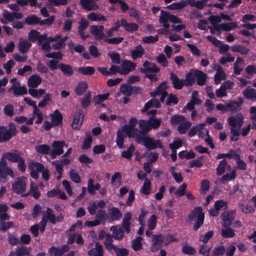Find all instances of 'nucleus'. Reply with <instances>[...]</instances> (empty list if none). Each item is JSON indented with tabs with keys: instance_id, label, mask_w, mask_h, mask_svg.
Segmentation results:
<instances>
[{
	"instance_id": "obj_51",
	"label": "nucleus",
	"mask_w": 256,
	"mask_h": 256,
	"mask_svg": "<svg viewBox=\"0 0 256 256\" xmlns=\"http://www.w3.org/2000/svg\"><path fill=\"white\" fill-rule=\"evenodd\" d=\"M186 6V1L182 0L178 2H174L168 6V8L172 10H180Z\"/></svg>"
},
{
	"instance_id": "obj_17",
	"label": "nucleus",
	"mask_w": 256,
	"mask_h": 256,
	"mask_svg": "<svg viewBox=\"0 0 256 256\" xmlns=\"http://www.w3.org/2000/svg\"><path fill=\"white\" fill-rule=\"evenodd\" d=\"M88 256H104V250L102 245L99 242H96L94 247L88 251Z\"/></svg>"
},
{
	"instance_id": "obj_64",
	"label": "nucleus",
	"mask_w": 256,
	"mask_h": 256,
	"mask_svg": "<svg viewBox=\"0 0 256 256\" xmlns=\"http://www.w3.org/2000/svg\"><path fill=\"white\" fill-rule=\"evenodd\" d=\"M226 251L224 246H216L212 251V256H222Z\"/></svg>"
},
{
	"instance_id": "obj_9",
	"label": "nucleus",
	"mask_w": 256,
	"mask_h": 256,
	"mask_svg": "<svg viewBox=\"0 0 256 256\" xmlns=\"http://www.w3.org/2000/svg\"><path fill=\"white\" fill-rule=\"evenodd\" d=\"M70 248V246L67 244L58 247L52 246L48 249V252L51 256H62L65 252H68Z\"/></svg>"
},
{
	"instance_id": "obj_43",
	"label": "nucleus",
	"mask_w": 256,
	"mask_h": 256,
	"mask_svg": "<svg viewBox=\"0 0 256 256\" xmlns=\"http://www.w3.org/2000/svg\"><path fill=\"white\" fill-rule=\"evenodd\" d=\"M226 79V74L222 68L220 66L214 75V82L216 84H218L222 80Z\"/></svg>"
},
{
	"instance_id": "obj_41",
	"label": "nucleus",
	"mask_w": 256,
	"mask_h": 256,
	"mask_svg": "<svg viewBox=\"0 0 256 256\" xmlns=\"http://www.w3.org/2000/svg\"><path fill=\"white\" fill-rule=\"evenodd\" d=\"M191 126L192 123L190 122L183 121L178 126V131L180 134H184L186 132V130L190 128Z\"/></svg>"
},
{
	"instance_id": "obj_38",
	"label": "nucleus",
	"mask_w": 256,
	"mask_h": 256,
	"mask_svg": "<svg viewBox=\"0 0 256 256\" xmlns=\"http://www.w3.org/2000/svg\"><path fill=\"white\" fill-rule=\"evenodd\" d=\"M112 228H113L112 238H114L115 240H120L124 238V230L123 228H118L116 226H114L112 227Z\"/></svg>"
},
{
	"instance_id": "obj_55",
	"label": "nucleus",
	"mask_w": 256,
	"mask_h": 256,
	"mask_svg": "<svg viewBox=\"0 0 256 256\" xmlns=\"http://www.w3.org/2000/svg\"><path fill=\"white\" fill-rule=\"evenodd\" d=\"M150 181L148 179H146V180H144L143 186L140 189V192L145 195H148L150 194Z\"/></svg>"
},
{
	"instance_id": "obj_42",
	"label": "nucleus",
	"mask_w": 256,
	"mask_h": 256,
	"mask_svg": "<svg viewBox=\"0 0 256 256\" xmlns=\"http://www.w3.org/2000/svg\"><path fill=\"white\" fill-rule=\"evenodd\" d=\"M40 18L36 16L35 14H32L26 16L24 22L28 25L39 24Z\"/></svg>"
},
{
	"instance_id": "obj_13",
	"label": "nucleus",
	"mask_w": 256,
	"mask_h": 256,
	"mask_svg": "<svg viewBox=\"0 0 256 256\" xmlns=\"http://www.w3.org/2000/svg\"><path fill=\"white\" fill-rule=\"evenodd\" d=\"M244 99L241 96L238 98L237 101H230L228 103V110H229L232 114L240 111Z\"/></svg>"
},
{
	"instance_id": "obj_32",
	"label": "nucleus",
	"mask_w": 256,
	"mask_h": 256,
	"mask_svg": "<svg viewBox=\"0 0 256 256\" xmlns=\"http://www.w3.org/2000/svg\"><path fill=\"white\" fill-rule=\"evenodd\" d=\"M125 132L123 131V130H119L116 132V144L118 148L122 149L124 147V138L126 136L124 134Z\"/></svg>"
},
{
	"instance_id": "obj_61",
	"label": "nucleus",
	"mask_w": 256,
	"mask_h": 256,
	"mask_svg": "<svg viewBox=\"0 0 256 256\" xmlns=\"http://www.w3.org/2000/svg\"><path fill=\"white\" fill-rule=\"evenodd\" d=\"M90 34L94 36L96 39L98 40H102L103 38L102 36H101L100 35V32H99L98 28V26L96 25H92L90 28Z\"/></svg>"
},
{
	"instance_id": "obj_21",
	"label": "nucleus",
	"mask_w": 256,
	"mask_h": 256,
	"mask_svg": "<svg viewBox=\"0 0 256 256\" xmlns=\"http://www.w3.org/2000/svg\"><path fill=\"white\" fill-rule=\"evenodd\" d=\"M196 70H190L186 76L184 82L186 86H190L193 85L196 78Z\"/></svg>"
},
{
	"instance_id": "obj_7",
	"label": "nucleus",
	"mask_w": 256,
	"mask_h": 256,
	"mask_svg": "<svg viewBox=\"0 0 256 256\" xmlns=\"http://www.w3.org/2000/svg\"><path fill=\"white\" fill-rule=\"evenodd\" d=\"M137 123L138 120L136 118L132 117L130 120L128 124L122 126L123 131L125 132L128 138L134 137V132L138 130L136 128Z\"/></svg>"
},
{
	"instance_id": "obj_57",
	"label": "nucleus",
	"mask_w": 256,
	"mask_h": 256,
	"mask_svg": "<svg viewBox=\"0 0 256 256\" xmlns=\"http://www.w3.org/2000/svg\"><path fill=\"white\" fill-rule=\"evenodd\" d=\"M148 120L151 129H156L158 128L161 123L160 119H157L156 118H154L153 116L150 117Z\"/></svg>"
},
{
	"instance_id": "obj_8",
	"label": "nucleus",
	"mask_w": 256,
	"mask_h": 256,
	"mask_svg": "<svg viewBox=\"0 0 256 256\" xmlns=\"http://www.w3.org/2000/svg\"><path fill=\"white\" fill-rule=\"evenodd\" d=\"M228 124L232 128H240L244 123V116L242 113H238L236 116H231L228 118Z\"/></svg>"
},
{
	"instance_id": "obj_36",
	"label": "nucleus",
	"mask_w": 256,
	"mask_h": 256,
	"mask_svg": "<svg viewBox=\"0 0 256 256\" xmlns=\"http://www.w3.org/2000/svg\"><path fill=\"white\" fill-rule=\"evenodd\" d=\"M16 256H30V250L24 246H21L17 247L15 250Z\"/></svg>"
},
{
	"instance_id": "obj_46",
	"label": "nucleus",
	"mask_w": 256,
	"mask_h": 256,
	"mask_svg": "<svg viewBox=\"0 0 256 256\" xmlns=\"http://www.w3.org/2000/svg\"><path fill=\"white\" fill-rule=\"evenodd\" d=\"M86 137L84 138L81 148L82 150H88L90 148L92 142V136L90 134L86 132Z\"/></svg>"
},
{
	"instance_id": "obj_50",
	"label": "nucleus",
	"mask_w": 256,
	"mask_h": 256,
	"mask_svg": "<svg viewBox=\"0 0 256 256\" xmlns=\"http://www.w3.org/2000/svg\"><path fill=\"white\" fill-rule=\"evenodd\" d=\"M135 150V148L134 145L131 144L126 150H124L121 153V156L128 159V160H131L133 152Z\"/></svg>"
},
{
	"instance_id": "obj_6",
	"label": "nucleus",
	"mask_w": 256,
	"mask_h": 256,
	"mask_svg": "<svg viewBox=\"0 0 256 256\" xmlns=\"http://www.w3.org/2000/svg\"><path fill=\"white\" fill-rule=\"evenodd\" d=\"M24 177H18L16 182L12 184V189L17 194H22L26 190V183Z\"/></svg>"
},
{
	"instance_id": "obj_16",
	"label": "nucleus",
	"mask_w": 256,
	"mask_h": 256,
	"mask_svg": "<svg viewBox=\"0 0 256 256\" xmlns=\"http://www.w3.org/2000/svg\"><path fill=\"white\" fill-rule=\"evenodd\" d=\"M88 26V22L84 18H82L78 22V34L82 40H86L90 36L89 34H86L84 32Z\"/></svg>"
},
{
	"instance_id": "obj_1",
	"label": "nucleus",
	"mask_w": 256,
	"mask_h": 256,
	"mask_svg": "<svg viewBox=\"0 0 256 256\" xmlns=\"http://www.w3.org/2000/svg\"><path fill=\"white\" fill-rule=\"evenodd\" d=\"M188 221L192 223L195 222L193 224L192 228L194 231H197L204 224V214L202 212V209L200 206L196 207L188 216Z\"/></svg>"
},
{
	"instance_id": "obj_44",
	"label": "nucleus",
	"mask_w": 256,
	"mask_h": 256,
	"mask_svg": "<svg viewBox=\"0 0 256 256\" xmlns=\"http://www.w3.org/2000/svg\"><path fill=\"white\" fill-rule=\"evenodd\" d=\"M87 18L88 20L94 22L106 20V18L104 16L101 15L100 14H96L94 12L89 14L87 16Z\"/></svg>"
},
{
	"instance_id": "obj_47",
	"label": "nucleus",
	"mask_w": 256,
	"mask_h": 256,
	"mask_svg": "<svg viewBox=\"0 0 256 256\" xmlns=\"http://www.w3.org/2000/svg\"><path fill=\"white\" fill-rule=\"evenodd\" d=\"M78 70L79 73L85 76H91L94 72V68L90 66L80 67Z\"/></svg>"
},
{
	"instance_id": "obj_37",
	"label": "nucleus",
	"mask_w": 256,
	"mask_h": 256,
	"mask_svg": "<svg viewBox=\"0 0 256 256\" xmlns=\"http://www.w3.org/2000/svg\"><path fill=\"white\" fill-rule=\"evenodd\" d=\"M110 216L113 220H117L122 217V214L120 210L116 207H112L110 210Z\"/></svg>"
},
{
	"instance_id": "obj_2",
	"label": "nucleus",
	"mask_w": 256,
	"mask_h": 256,
	"mask_svg": "<svg viewBox=\"0 0 256 256\" xmlns=\"http://www.w3.org/2000/svg\"><path fill=\"white\" fill-rule=\"evenodd\" d=\"M17 132L16 126L12 122H10L8 126H0V143L9 141Z\"/></svg>"
},
{
	"instance_id": "obj_60",
	"label": "nucleus",
	"mask_w": 256,
	"mask_h": 256,
	"mask_svg": "<svg viewBox=\"0 0 256 256\" xmlns=\"http://www.w3.org/2000/svg\"><path fill=\"white\" fill-rule=\"evenodd\" d=\"M204 158V156H201L198 159H196L192 160H190L188 162L189 166L190 168L196 167L200 168L203 166V163L202 162V160Z\"/></svg>"
},
{
	"instance_id": "obj_45",
	"label": "nucleus",
	"mask_w": 256,
	"mask_h": 256,
	"mask_svg": "<svg viewBox=\"0 0 256 256\" xmlns=\"http://www.w3.org/2000/svg\"><path fill=\"white\" fill-rule=\"evenodd\" d=\"M182 252L186 255H194L196 253V250L194 248L188 246L187 244H182Z\"/></svg>"
},
{
	"instance_id": "obj_52",
	"label": "nucleus",
	"mask_w": 256,
	"mask_h": 256,
	"mask_svg": "<svg viewBox=\"0 0 256 256\" xmlns=\"http://www.w3.org/2000/svg\"><path fill=\"white\" fill-rule=\"evenodd\" d=\"M142 240L141 237L138 236L132 240V247L134 250L137 252L142 249Z\"/></svg>"
},
{
	"instance_id": "obj_20",
	"label": "nucleus",
	"mask_w": 256,
	"mask_h": 256,
	"mask_svg": "<svg viewBox=\"0 0 256 256\" xmlns=\"http://www.w3.org/2000/svg\"><path fill=\"white\" fill-rule=\"evenodd\" d=\"M121 25L125 30L129 32H132L137 30L138 28V24L134 22L128 23L124 18L120 20Z\"/></svg>"
},
{
	"instance_id": "obj_22",
	"label": "nucleus",
	"mask_w": 256,
	"mask_h": 256,
	"mask_svg": "<svg viewBox=\"0 0 256 256\" xmlns=\"http://www.w3.org/2000/svg\"><path fill=\"white\" fill-rule=\"evenodd\" d=\"M242 92L246 98L252 101L256 100V89L248 86L242 90Z\"/></svg>"
},
{
	"instance_id": "obj_49",
	"label": "nucleus",
	"mask_w": 256,
	"mask_h": 256,
	"mask_svg": "<svg viewBox=\"0 0 256 256\" xmlns=\"http://www.w3.org/2000/svg\"><path fill=\"white\" fill-rule=\"evenodd\" d=\"M238 207L242 212L246 214H252L254 212L253 207L246 204L239 203Z\"/></svg>"
},
{
	"instance_id": "obj_59",
	"label": "nucleus",
	"mask_w": 256,
	"mask_h": 256,
	"mask_svg": "<svg viewBox=\"0 0 256 256\" xmlns=\"http://www.w3.org/2000/svg\"><path fill=\"white\" fill-rule=\"evenodd\" d=\"M178 102V99L176 96L171 93L168 95L166 104L167 106H170L172 104H176Z\"/></svg>"
},
{
	"instance_id": "obj_34",
	"label": "nucleus",
	"mask_w": 256,
	"mask_h": 256,
	"mask_svg": "<svg viewBox=\"0 0 256 256\" xmlns=\"http://www.w3.org/2000/svg\"><path fill=\"white\" fill-rule=\"evenodd\" d=\"M30 193L32 194V196L36 200L38 199L40 196V192L38 190V186H34L33 182L31 183L30 191L22 194V196H28Z\"/></svg>"
},
{
	"instance_id": "obj_11",
	"label": "nucleus",
	"mask_w": 256,
	"mask_h": 256,
	"mask_svg": "<svg viewBox=\"0 0 256 256\" xmlns=\"http://www.w3.org/2000/svg\"><path fill=\"white\" fill-rule=\"evenodd\" d=\"M144 146L148 150H154L156 148H162V143L160 140H154L152 138L146 136L144 139Z\"/></svg>"
},
{
	"instance_id": "obj_4",
	"label": "nucleus",
	"mask_w": 256,
	"mask_h": 256,
	"mask_svg": "<svg viewBox=\"0 0 256 256\" xmlns=\"http://www.w3.org/2000/svg\"><path fill=\"white\" fill-rule=\"evenodd\" d=\"M47 66L52 71L57 68H60L65 76H71L73 74L72 67L70 65L63 63L58 64V61L56 60H50L47 64Z\"/></svg>"
},
{
	"instance_id": "obj_10",
	"label": "nucleus",
	"mask_w": 256,
	"mask_h": 256,
	"mask_svg": "<svg viewBox=\"0 0 256 256\" xmlns=\"http://www.w3.org/2000/svg\"><path fill=\"white\" fill-rule=\"evenodd\" d=\"M84 120V112L82 110L76 111L73 115L72 126L74 129H78L82 126Z\"/></svg>"
},
{
	"instance_id": "obj_26",
	"label": "nucleus",
	"mask_w": 256,
	"mask_h": 256,
	"mask_svg": "<svg viewBox=\"0 0 256 256\" xmlns=\"http://www.w3.org/2000/svg\"><path fill=\"white\" fill-rule=\"evenodd\" d=\"M132 214L130 212H126L124 216L122 226L127 234L130 232V221L132 218Z\"/></svg>"
},
{
	"instance_id": "obj_31",
	"label": "nucleus",
	"mask_w": 256,
	"mask_h": 256,
	"mask_svg": "<svg viewBox=\"0 0 256 256\" xmlns=\"http://www.w3.org/2000/svg\"><path fill=\"white\" fill-rule=\"evenodd\" d=\"M13 90L14 94L15 96H22L26 94L28 92V90L25 86H17L15 84H13L12 87L8 90Z\"/></svg>"
},
{
	"instance_id": "obj_29",
	"label": "nucleus",
	"mask_w": 256,
	"mask_h": 256,
	"mask_svg": "<svg viewBox=\"0 0 256 256\" xmlns=\"http://www.w3.org/2000/svg\"><path fill=\"white\" fill-rule=\"evenodd\" d=\"M112 242L113 240L112 235L110 234H107L104 244L106 248L109 252H111L112 250H114V252L117 248L115 245L112 244Z\"/></svg>"
},
{
	"instance_id": "obj_53",
	"label": "nucleus",
	"mask_w": 256,
	"mask_h": 256,
	"mask_svg": "<svg viewBox=\"0 0 256 256\" xmlns=\"http://www.w3.org/2000/svg\"><path fill=\"white\" fill-rule=\"evenodd\" d=\"M45 220L47 222L49 220L53 224H56V218L53 214L52 210L50 208H46V216H45Z\"/></svg>"
},
{
	"instance_id": "obj_14",
	"label": "nucleus",
	"mask_w": 256,
	"mask_h": 256,
	"mask_svg": "<svg viewBox=\"0 0 256 256\" xmlns=\"http://www.w3.org/2000/svg\"><path fill=\"white\" fill-rule=\"evenodd\" d=\"M142 66L144 68H139V70L140 72L143 74H146L148 72L158 73L160 70V68L157 66L156 64L150 62L148 61L144 62Z\"/></svg>"
},
{
	"instance_id": "obj_15",
	"label": "nucleus",
	"mask_w": 256,
	"mask_h": 256,
	"mask_svg": "<svg viewBox=\"0 0 256 256\" xmlns=\"http://www.w3.org/2000/svg\"><path fill=\"white\" fill-rule=\"evenodd\" d=\"M136 66V64L130 60H122V68L120 70V74L124 75L128 74L132 70H134Z\"/></svg>"
},
{
	"instance_id": "obj_56",
	"label": "nucleus",
	"mask_w": 256,
	"mask_h": 256,
	"mask_svg": "<svg viewBox=\"0 0 256 256\" xmlns=\"http://www.w3.org/2000/svg\"><path fill=\"white\" fill-rule=\"evenodd\" d=\"M228 164L226 160L224 159L220 160L216 168V174L220 176L225 172V168Z\"/></svg>"
},
{
	"instance_id": "obj_33",
	"label": "nucleus",
	"mask_w": 256,
	"mask_h": 256,
	"mask_svg": "<svg viewBox=\"0 0 256 256\" xmlns=\"http://www.w3.org/2000/svg\"><path fill=\"white\" fill-rule=\"evenodd\" d=\"M207 78V75L203 72L196 70V83L200 86L205 84Z\"/></svg>"
},
{
	"instance_id": "obj_39",
	"label": "nucleus",
	"mask_w": 256,
	"mask_h": 256,
	"mask_svg": "<svg viewBox=\"0 0 256 256\" xmlns=\"http://www.w3.org/2000/svg\"><path fill=\"white\" fill-rule=\"evenodd\" d=\"M91 99V92L88 91L80 100L81 106L83 108L86 109L90 104Z\"/></svg>"
},
{
	"instance_id": "obj_27",
	"label": "nucleus",
	"mask_w": 256,
	"mask_h": 256,
	"mask_svg": "<svg viewBox=\"0 0 256 256\" xmlns=\"http://www.w3.org/2000/svg\"><path fill=\"white\" fill-rule=\"evenodd\" d=\"M144 54V49L140 44L135 46L134 48L131 51V56L134 60L140 58Z\"/></svg>"
},
{
	"instance_id": "obj_30",
	"label": "nucleus",
	"mask_w": 256,
	"mask_h": 256,
	"mask_svg": "<svg viewBox=\"0 0 256 256\" xmlns=\"http://www.w3.org/2000/svg\"><path fill=\"white\" fill-rule=\"evenodd\" d=\"M88 88V86L86 82L84 80L80 81L75 88L74 92L78 96H82L86 92Z\"/></svg>"
},
{
	"instance_id": "obj_24",
	"label": "nucleus",
	"mask_w": 256,
	"mask_h": 256,
	"mask_svg": "<svg viewBox=\"0 0 256 256\" xmlns=\"http://www.w3.org/2000/svg\"><path fill=\"white\" fill-rule=\"evenodd\" d=\"M32 46V44L26 40L20 38L18 44L19 52L23 54H25L28 51Z\"/></svg>"
},
{
	"instance_id": "obj_58",
	"label": "nucleus",
	"mask_w": 256,
	"mask_h": 256,
	"mask_svg": "<svg viewBox=\"0 0 256 256\" xmlns=\"http://www.w3.org/2000/svg\"><path fill=\"white\" fill-rule=\"evenodd\" d=\"M35 150L37 152L42 154H47L50 151V146L48 145L44 144L36 146Z\"/></svg>"
},
{
	"instance_id": "obj_28",
	"label": "nucleus",
	"mask_w": 256,
	"mask_h": 256,
	"mask_svg": "<svg viewBox=\"0 0 256 256\" xmlns=\"http://www.w3.org/2000/svg\"><path fill=\"white\" fill-rule=\"evenodd\" d=\"M139 134L142 136H146L151 130L148 120H140L139 122Z\"/></svg>"
},
{
	"instance_id": "obj_40",
	"label": "nucleus",
	"mask_w": 256,
	"mask_h": 256,
	"mask_svg": "<svg viewBox=\"0 0 256 256\" xmlns=\"http://www.w3.org/2000/svg\"><path fill=\"white\" fill-rule=\"evenodd\" d=\"M233 52H237L241 54H247L250 52V49L246 46L240 44L234 45L232 47Z\"/></svg>"
},
{
	"instance_id": "obj_19",
	"label": "nucleus",
	"mask_w": 256,
	"mask_h": 256,
	"mask_svg": "<svg viewBox=\"0 0 256 256\" xmlns=\"http://www.w3.org/2000/svg\"><path fill=\"white\" fill-rule=\"evenodd\" d=\"M51 122L54 126H58L62 124L63 116L58 110H56L53 113L50 114Z\"/></svg>"
},
{
	"instance_id": "obj_25",
	"label": "nucleus",
	"mask_w": 256,
	"mask_h": 256,
	"mask_svg": "<svg viewBox=\"0 0 256 256\" xmlns=\"http://www.w3.org/2000/svg\"><path fill=\"white\" fill-rule=\"evenodd\" d=\"M80 4L84 9L88 11L98 8V6L93 0H80Z\"/></svg>"
},
{
	"instance_id": "obj_18",
	"label": "nucleus",
	"mask_w": 256,
	"mask_h": 256,
	"mask_svg": "<svg viewBox=\"0 0 256 256\" xmlns=\"http://www.w3.org/2000/svg\"><path fill=\"white\" fill-rule=\"evenodd\" d=\"M170 80L172 82V84L175 89L180 90L184 86H186L184 80H180L178 76L174 72H170Z\"/></svg>"
},
{
	"instance_id": "obj_35",
	"label": "nucleus",
	"mask_w": 256,
	"mask_h": 256,
	"mask_svg": "<svg viewBox=\"0 0 256 256\" xmlns=\"http://www.w3.org/2000/svg\"><path fill=\"white\" fill-rule=\"evenodd\" d=\"M66 146L68 147V145L65 144L64 141L54 140L52 144V146L54 150L56 152H60L61 154H63V148Z\"/></svg>"
},
{
	"instance_id": "obj_62",
	"label": "nucleus",
	"mask_w": 256,
	"mask_h": 256,
	"mask_svg": "<svg viewBox=\"0 0 256 256\" xmlns=\"http://www.w3.org/2000/svg\"><path fill=\"white\" fill-rule=\"evenodd\" d=\"M108 56L112 60V63L114 64H119L120 62V54L116 52H112L108 53Z\"/></svg>"
},
{
	"instance_id": "obj_5",
	"label": "nucleus",
	"mask_w": 256,
	"mask_h": 256,
	"mask_svg": "<svg viewBox=\"0 0 256 256\" xmlns=\"http://www.w3.org/2000/svg\"><path fill=\"white\" fill-rule=\"evenodd\" d=\"M12 178L14 177L12 170L8 166L5 159L2 158L0 160V182L2 181L5 182L8 180V176Z\"/></svg>"
},
{
	"instance_id": "obj_54",
	"label": "nucleus",
	"mask_w": 256,
	"mask_h": 256,
	"mask_svg": "<svg viewBox=\"0 0 256 256\" xmlns=\"http://www.w3.org/2000/svg\"><path fill=\"white\" fill-rule=\"evenodd\" d=\"M121 92L125 96H130L132 94V86L128 84H122L120 88Z\"/></svg>"
},
{
	"instance_id": "obj_23",
	"label": "nucleus",
	"mask_w": 256,
	"mask_h": 256,
	"mask_svg": "<svg viewBox=\"0 0 256 256\" xmlns=\"http://www.w3.org/2000/svg\"><path fill=\"white\" fill-rule=\"evenodd\" d=\"M41 77L38 74H33L30 76L28 80V86L30 88H34L42 82Z\"/></svg>"
},
{
	"instance_id": "obj_12",
	"label": "nucleus",
	"mask_w": 256,
	"mask_h": 256,
	"mask_svg": "<svg viewBox=\"0 0 256 256\" xmlns=\"http://www.w3.org/2000/svg\"><path fill=\"white\" fill-rule=\"evenodd\" d=\"M236 215V210H228L224 212L222 214V219L224 222L222 226L224 227L231 226L232 221L235 218Z\"/></svg>"
},
{
	"instance_id": "obj_63",
	"label": "nucleus",
	"mask_w": 256,
	"mask_h": 256,
	"mask_svg": "<svg viewBox=\"0 0 256 256\" xmlns=\"http://www.w3.org/2000/svg\"><path fill=\"white\" fill-rule=\"evenodd\" d=\"M107 218V214L104 210L100 209L98 210L96 214V220H99L100 223L104 222Z\"/></svg>"
},
{
	"instance_id": "obj_3",
	"label": "nucleus",
	"mask_w": 256,
	"mask_h": 256,
	"mask_svg": "<svg viewBox=\"0 0 256 256\" xmlns=\"http://www.w3.org/2000/svg\"><path fill=\"white\" fill-rule=\"evenodd\" d=\"M2 158H4L9 162L17 163L18 170L22 172H26L25 160L20 154L13 152H6L3 154Z\"/></svg>"
},
{
	"instance_id": "obj_48",
	"label": "nucleus",
	"mask_w": 256,
	"mask_h": 256,
	"mask_svg": "<svg viewBox=\"0 0 256 256\" xmlns=\"http://www.w3.org/2000/svg\"><path fill=\"white\" fill-rule=\"evenodd\" d=\"M226 228H222L221 231V235L224 238H232L234 236V230L229 226Z\"/></svg>"
}]
</instances>
